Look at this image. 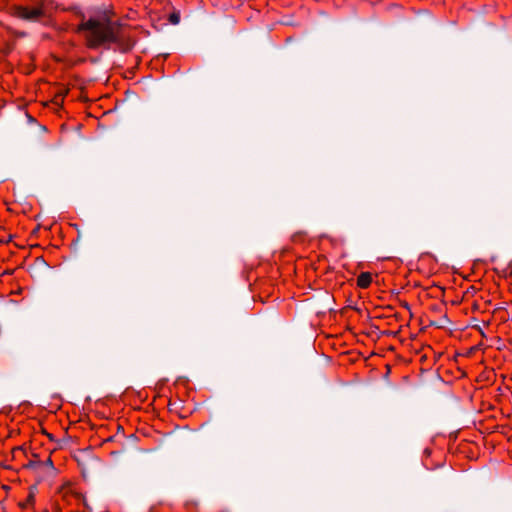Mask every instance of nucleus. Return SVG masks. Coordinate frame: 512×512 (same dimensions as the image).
<instances>
[{
    "mask_svg": "<svg viewBox=\"0 0 512 512\" xmlns=\"http://www.w3.org/2000/svg\"><path fill=\"white\" fill-rule=\"evenodd\" d=\"M122 27V22L113 21L107 11H102L96 17L83 20L77 27V31L86 33L90 48H97L108 42H119Z\"/></svg>",
    "mask_w": 512,
    "mask_h": 512,
    "instance_id": "f257e3e1",
    "label": "nucleus"
},
{
    "mask_svg": "<svg viewBox=\"0 0 512 512\" xmlns=\"http://www.w3.org/2000/svg\"><path fill=\"white\" fill-rule=\"evenodd\" d=\"M44 14L42 8L34 7H24V6H17L14 9V15L22 20L29 21V22H35L40 17H42Z\"/></svg>",
    "mask_w": 512,
    "mask_h": 512,
    "instance_id": "f03ea898",
    "label": "nucleus"
},
{
    "mask_svg": "<svg viewBox=\"0 0 512 512\" xmlns=\"http://www.w3.org/2000/svg\"><path fill=\"white\" fill-rule=\"evenodd\" d=\"M372 282V275L369 272H362L357 278V285L362 289H366Z\"/></svg>",
    "mask_w": 512,
    "mask_h": 512,
    "instance_id": "7ed1b4c3",
    "label": "nucleus"
},
{
    "mask_svg": "<svg viewBox=\"0 0 512 512\" xmlns=\"http://www.w3.org/2000/svg\"><path fill=\"white\" fill-rule=\"evenodd\" d=\"M34 503H35V495L33 492H30L28 494L27 498L25 499V501L19 503V506L22 509H28V508L33 507Z\"/></svg>",
    "mask_w": 512,
    "mask_h": 512,
    "instance_id": "20e7f679",
    "label": "nucleus"
},
{
    "mask_svg": "<svg viewBox=\"0 0 512 512\" xmlns=\"http://www.w3.org/2000/svg\"><path fill=\"white\" fill-rule=\"evenodd\" d=\"M68 93V89H65V88H62L60 91L57 92V94L55 95V98H54V103L57 105V106H61L62 105V99L63 97Z\"/></svg>",
    "mask_w": 512,
    "mask_h": 512,
    "instance_id": "39448f33",
    "label": "nucleus"
},
{
    "mask_svg": "<svg viewBox=\"0 0 512 512\" xmlns=\"http://www.w3.org/2000/svg\"><path fill=\"white\" fill-rule=\"evenodd\" d=\"M42 465V462L40 461H33L29 460L27 464H25L23 467L27 469H37Z\"/></svg>",
    "mask_w": 512,
    "mask_h": 512,
    "instance_id": "423d86ee",
    "label": "nucleus"
},
{
    "mask_svg": "<svg viewBox=\"0 0 512 512\" xmlns=\"http://www.w3.org/2000/svg\"><path fill=\"white\" fill-rule=\"evenodd\" d=\"M169 21L173 25L179 24V22H180V13L179 12H173L172 14H170Z\"/></svg>",
    "mask_w": 512,
    "mask_h": 512,
    "instance_id": "0eeeda50",
    "label": "nucleus"
},
{
    "mask_svg": "<svg viewBox=\"0 0 512 512\" xmlns=\"http://www.w3.org/2000/svg\"><path fill=\"white\" fill-rule=\"evenodd\" d=\"M42 465H47L49 467H53L52 460L50 457L47 458L45 462H42Z\"/></svg>",
    "mask_w": 512,
    "mask_h": 512,
    "instance_id": "6e6552de",
    "label": "nucleus"
},
{
    "mask_svg": "<svg viewBox=\"0 0 512 512\" xmlns=\"http://www.w3.org/2000/svg\"><path fill=\"white\" fill-rule=\"evenodd\" d=\"M20 452H22V448H20V447H17V448H14V449H13V453H14V454H16V453H20Z\"/></svg>",
    "mask_w": 512,
    "mask_h": 512,
    "instance_id": "1a4fd4ad",
    "label": "nucleus"
}]
</instances>
